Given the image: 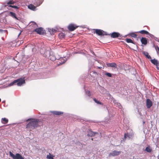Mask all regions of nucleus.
<instances>
[{"label":"nucleus","instance_id":"nucleus-1","mask_svg":"<svg viewBox=\"0 0 159 159\" xmlns=\"http://www.w3.org/2000/svg\"><path fill=\"white\" fill-rule=\"evenodd\" d=\"M30 120V121L27 125L26 128L30 129V130L34 129L38 126L39 120L29 119L27 120Z\"/></svg>","mask_w":159,"mask_h":159},{"label":"nucleus","instance_id":"nucleus-2","mask_svg":"<svg viewBox=\"0 0 159 159\" xmlns=\"http://www.w3.org/2000/svg\"><path fill=\"white\" fill-rule=\"evenodd\" d=\"M25 83V81L24 79L22 78L19 79L17 80H14L13 82L10 83L9 85L8 86H11L14 84L16 83L18 86H20L22 84H24Z\"/></svg>","mask_w":159,"mask_h":159},{"label":"nucleus","instance_id":"nucleus-3","mask_svg":"<svg viewBox=\"0 0 159 159\" xmlns=\"http://www.w3.org/2000/svg\"><path fill=\"white\" fill-rule=\"evenodd\" d=\"M9 153L10 157L13 159H24V158L19 153H16L15 155L11 151L9 152Z\"/></svg>","mask_w":159,"mask_h":159},{"label":"nucleus","instance_id":"nucleus-4","mask_svg":"<svg viewBox=\"0 0 159 159\" xmlns=\"http://www.w3.org/2000/svg\"><path fill=\"white\" fill-rule=\"evenodd\" d=\"M33 32H36L39 34H43L44 33V30L42 28L39 27L34 30Z\"/></svg>","mask_w":159,"mask_h":159},{"label":"nucleus","instance_id":"nucleus-5","mask_svg":"<svg viewBox=\"0 0 159 159\" xmlns=\"http://www.w3.org/2000/svg\"><path fill=\"white\" fill-rule=\"evenodd\" d=\"M93 32L95 33H96L97 35L99 36L104 35V32L101 30L95 29L93 30Z\"/></svg>","mask_w":159,"mask_h":159},{"label":"nucleus","instance_id":"nucleus-6","mask_svg":"<svg viewBox=\"0 0 159 159\" xmlns=\"http://www.w3.org/2000/svg\"><path fill=\"white\" fill-rule=\"evenodd\" d=\"M78 27V26H77L76 25L71 24L68 25V29L69 31H72L74 30Z\"/></svg>","mask_w":159,"mask_h":159},{"label":"nucleus","instance_id":"nucleus-7","mask_svg":"<svg viewBox=\"0 0 159 159\" xmlns=\"http://www.w3.org/2000/svg\"><path fill=\"white\" fill-rule=\"evenodd\" d=\"M121 153V151H118L116 150H114L112 152L109 154V157H114L115 156H118Z\"/></svg>","mask_w":159,"mask_h":159},{"label":"nucleus","instance_id":"nucleus-8","mask_svg":"<svg viewBox=\"0 0 159 159\" xmlns=\"http://www.w3.org/2000/svg\"><path fill=\"white\" fill-rule=\"evenodd\" d=\"M98 133L97 132H93L91 130H89L87 131V136L88 137H93L95 136L96 134H98Z\"/></svg>","mask_w":159,"mask_h":159},{"label":"nucleus","instance_id":"nucleus-9","mask_svg":"<svg viewBox=\"0 0 159 159\" xmlns=\"http://www.w3.org/2000/svg\"><path fill=\"white\" fill-rule=\"evenodd\" d=\"M152 105V101L149 99H147L146 100V107L147 108H150Z\"/></svg>","mask_w":159,"mask_h":159},{"label":"nucleus","instance_id":"nucleus-10","mask_svg":"<svg viewBox=\"0 0 159 159\" xmlns=\"http://www.w3.org/2000/svg\"><path fill=\"white\" fill-rule=\"evenodd\" d=\"M110 35L111 38H116L120 36V34L118 32H114L111 34Z\"/></svg>","mask_w":159,"mask_h":159},{"label":"nucleus","instance_id":"nucleus-11","mask_svg":"<svg viewBox=\"0 0 159 159\" xmlns=\"http://www.w3.org/2000/svg\"><path fill=\"white\" fill-rule=\"evenodd\" d=\"M151 61L152 64L157 66V69H159V67H158L159 65V63L157 60L154 59H151Z\"/></svg>","mask_w":159,"mask_h":159},{"label":"nucleus","instance_id":"nucleus-12","mask_svg":"<svg viewBox=\"0 0 159 159\" xmlns=\"http://www.w3.org/2000/svg\"><path fill=\"white\" fill-rule=\"evenodd\" d=\"M51 113L53 115H60L63 114V113L62 112L56 111H52Z\"/></svg>","mask_w":159,"mask_h":159},{"label":"nucleus","instance_id":"nucleus-13","mask_svg":"<svg viewBox=\"0 0 159 159\" xmlns=\"http://www.w3.org/2000/svg\"><path fill=\"white\" fill-rule=\"evenodd\" d=\"M141 42L144 45H146L147 43V40L146 38L144 37H142L141 39Z\"/></svg>","mask_w":159,"mask_h":159},{"label":"nucleus","instance_id":"nucleus-14","mask_svg":"<svg viewBox=\"0 0 159 159\" xmlns=\"http://www.w3.org/2000/svg\"><path fill=\"white\" fill-rule=\"evenodd\" d=\"M1 122L3 124H7L8 121V120L6 118H2L1 119Z\"/></svg>","mask_w":159,"mask_h":159},{"label":"nucleus","instance_id":"nucleus-15","mask_svg":"<svg viewBox=\"0 0 159 159\" xmlns=\"http://www.w3.org/2000/svg\"><path fill=\"white\" fill-rule=\"evenodd\" d=\"M36 7L32 4H30L28 6V7L29 8L33 11L35 10Z\"/></svg>","mask_w":159,"mask_h":159},{"label":"nucleus","instance_id":"nucleus-16","mask_svg":"<svg viewBox=\"0 0 159 159\" xmlns=\"http://www.w3.org/2000/svg\"><path fill=\"white\" fill-rule=\"evenodd\" d=\"M48 31L51 34H53L56 32L57 30L52 28L49 29Z\"/></svg>","mask_w":159,"mask_h":159},{"label":"nucleus","instance_id":"nucleus-17","mask_svg":"<svg viewBox=\"0 0 159 159\" xmlns=\"http://www.w3.org/2000/svg\"><path fill=\"white\" fill-rule=\"evenodd\" d=\"M139 32L142 34H149V33L148 31L145 30H141L140 31H139Z\"/></svg>","mask_w":159,"mask_h":159},{"label":"nucleus","instance_id":"nucleus-18","mask_svg":"<svg viewBox=\"0 0 159 159\" xmlns=\"http://www.w3.org/2000/svg\"><path fill=\"white\" fill-rule=\"evenodd\" d=\"M109 66L111 67H115V68H117V65L114 62L109 63Z\"/></svg>","mask_w":159,"mask_h":159},{"label":"nucleus","instance_id":"nucleus-19","mask_svg":"<svg viewBox=\"0 0 159 159\" xmlns=\"http://www.w3.org/2000/svg\"><path fill=\"white\" fill-rule=\"evenodd\" d=\"M143 54L148 59L151 58V57L150 55H149L148 54V52H143Z\"/></svg>","mask_w":159,"mask_h":159},{"label":"nucleus","instance_id":"nucleus-20","mask_svg":"<svg viewBox=\"0 0 159 159\" xmlns=\"http://www.w3.org/2000/svg\"><path fill=\"white\" fill-rule=\"evenodd\" d=\"M54 157V156L49 153V154L47 155L46 158L47 159H54L53 158Z\"/></svg>","mask_w":159,"mask_h":159},{"label":"nucleus","instance_id":"nucleus-21","mask_svg":"<svg viewBox=\"0 0 159 159\" xmlns=\"http://www.w3.org/2000/svg\"><path fill=\"white\" fill-rule=\"evenodd\" d=\"M10 16H11L12 17L15 18L16 20H18V18L16 16V14L15 13L12 12H10Z\"/></svg>","mask_w":159,"mask_h":159},{"label":"nucleus","instance_id":"nucleus-22","mask_svg":"<svg viewBox=\"0 0 159 159\" xmlns=\"http://www.w3.org/2000/svg\"><path fill=\"white\" fill-rule=\"evenodd\" d=\"M59 36L60 39H62L64 38L65 36V34L62 33H60L59 34Z\"/></svg>","mask_w":159,"mask_h":159},{"label":"nucleus","instance_id":"nucleus-23","mask_svg":"<svg viewBox=\"0 0 159 159\" xmlns=\"http://www.w3.org/2000/svg\"><path fill=\"white\" fill-rule=\"evenodd\" d=\"M126 42L128 43H131L134 44V42L130 39L127 38L125 39Z\"/></svg>","mask_w":159,"mask_h":159},{"label":"nucleus","instance_id":"nucleus-24","mask_svg":"<svg viewBox=\"0 0 159 159\" xmlns=\"http://www.w3.org/2000/svg\"><path fill=\"white\" fill-rule=\"evenodd\" d=\"M145 150L148 152H152V149L149 146H148L146 148Z\"/></svg>","mask_w":159,"mask_h":159},{"label":"nucleus","instance_id":"nucleus-25","mask_svg":"<svg viewBox=\"0 0 159 159\" xmlns=\"http://www.w3.org/2000/svg\"><path fill=\"white\" fill-rule=\"evenodd\" d=\"M130 36L133 38H136L137 37V35L134 33H132L130 34Z\"/></svg>","mask_w":159,"mask_h":159},{"label":"nucleus","instance_id":"nucleus-26","mask_svg":"<svg viewBox=\"0 0 159 159\" xmlns=\"http://www.w3.org/2000/svg\"><path fill=\"white\" fill-rule=\"evenodd\" d=\"M50 57V59L52 61H54L56 59L55 57L53 55H51Z\"/></svg>","mask_w":159,"mask_h":159},{"label":"nucleus","instance_id":"nucleus-27","mask_svg":"<svg viewBox=\"0 0 159 159\" xmlns=\"http://www.w3.org/2000/svg\"><path fill=\"white\" fill-rule=\"evenodd\" d=\"M93 100L96 103L98 104H102L101 102H100L99 101L97 100L95 98H93Z\"/></svg>","mask_w":159,"mask_h":159},{"label":"nucleus","instance_id":"nucleus-28","mask_svg":"<svg viewBox=\"0 0 159 159\" xmlns=\"http://www.w3.org/2000/svg\"><path fill=\"white\" fill-rule=\"evenodd\" d=\"M15 2L13 1H10L9 2H7V5L12 4L15 3Z\"/></svg>","mask_w":159,"mask_h":159},{"label":"nucleus","instance_id":"nucleus-29","mask_svg":"<svg viewBox=\"0 0 159 159\" xmlns=\"http://www.w3.org/2000/svg\"><path fill=\"white\" fill-rule=\"evenodd\" d=\"M105 75L109 77H111L112 76L111 74L109 73H107L105 74Z\"/></svg>","mask_w":159,"mask_h":159},{"label":"nucleus","instance_id":"nucleus-30","mask_svg":"<svg viewBox=\"0 0 159 159\" xmlns=\"http://www.w3.org/2000/svg\"><path fill=\"white\" fill-rule=\"evenodd\" d=\"M86 94L88 95L89 96H91V93L90 91H87L86 92Z\"/></svg>","mask_w":159,"mask_h":159},{"label":"nucleus","instance_id":"nucleus-31","mask_svg":"<svg viewBox=\"0 0 159 159\" xmlns=\"http://www.w3.org/2000/svg\"><path fill=\"white\" fill-rule=\"evenodd\" d=\"M127 137L129 138V135H128V134H125L124 135V138L125 139H126Z\"/></svg>","mask_w":159,"mask_h":159},{"label":"nucleus","instance_id":"nucleus-32","mask_svg":"<svg viewBox=\"0 0 159 159\" xmlns=\"http://www.w3.org/2000/svg\"><path fill=\"white\" fill-rule=\"evenodd\" d=\"M32 23L33 24V25H34L35 27H38L37 25L36 24V23L34 22H33Z\"/></svg>","mask_w":159,"mask_h":159},{"label":"nucleus","instance_id":"nucleus-33","mask_svg":"<svg viewBox=\"0 0 159 159\" xmlns=\"http://www.w3.org/2000/svg\"><path fill=\"white\" fill-rule=\"evenodd\" d=\"M13 8H16V9H18L19 8V7L18 6H13Z\"/></svg>","mask_w":159,"mask_h":159},{"label":"nucleus","instance_id":"nucleus-34","mask_svg":"<svg viewBox=\"0 0 159 159\" xmlns=\"http://www.w3.org/2000/svg\"><path fill=\"white\" fill-rule=\"evenodd\" d=\"M43 1V0H41V2L39 3V4L37 5V6H39L41 4Z\"/></svg>","mask_w":159,"mask_h":159},{"label":"nucleus","instance_id":"nucleus-35","mask_svg":"<svg viewBox=\"0 0 159 159\" xmlns=\"http://www.w3.org/2000/svg\"><path fill=\"white\" fill-rule=\"evenodd\" d=\"M13 6H12V5H10L9 6V7H11L13 8Z\"/></svg>","mask_w":159,"mask_h":159},{"label":"nucleus","instance_id":"nucleus-36","mask_svg":"<svg viewBox=\"0 0 159 159\" xmlns=\"http://www.w3.org/2000/svg\"><path fill=\"white\" fill-rule=\"evenodd\" d=\"M157 50L159 52V47H158V46H157Z\"/></svg>","mask_w":159,"mask_h":159},{"label":"nucleus","instance_id":"nucleus-37","mask_svg":"<svg viewBox=\"0 0 159 159\" xmlns=\"http://www.w3.org/2000/svg\"><path fill=\"white\" fill-rule=\"evenodd\" d=\"M145 123V122L144 121H143V124L144 125Z\"/></svg>","mask_w":159,"mask_h":159},{"label":"nucleus","instance_id":"nucleus-38","mask_svg":"<svg viewBox=\"0 0 159 159\" xmlns=\"http://www.w3.org/2000/svg\"><path fill=\"white\" fill-rule=\"evenodd\" d=\"M91 140H92V141L93 140V138H92L91 139Z\"/></svg>","mask_w":159,"mask_h":159},{"label":"nucleus","instance_id":"nucleus-39","mask_svg":"<svg viewBox=\"0 0 159 159\" xmlns=\"http://www.w3.org/2000/svg\"><path fill=\"white\" fill-rule=\"evenodd\" d=\"M2 31V30L1 29H0V31Z\"/></svg>","mask_w":159,"mask_h":159},{"label":"nucleus","instance_id":"nucleus-40","mask_svg":"<svg viewBox=\"0 0 159 159\" xmlns=\"http://www.w3.org/2000/svg\"><path fill=\"white\" fill-rule=\"evenodd\" d=\"M1 99L0 98V102H1Z\"/></svg>","mask_w":159,"mask_h":159},{"label":"nucleus","instance_id":"nucleus-41","mask_svg":"<svg viewBox=\"0 0 159 159\" xmlns=\"http://www.w3.org/2000/svg\"><path fill=\"white\" fill-rule=\"evenodd\" d=\"M109 95H110V96H111V94H109Z\"/></svg>","mask_w":159,"mask_h":159}]
</instances>
